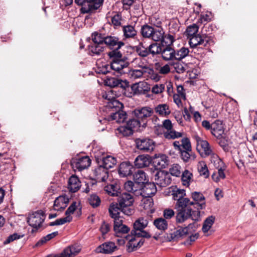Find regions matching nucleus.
<instances>
[{"instance_id": "nucleus-1", "label": "nucleus", "mask_w": 257, "mask_h": 257, "mask_svg": "<svg viewBox=\"0 0 257 257\" xmlns=\"http://www.w3.org/2000/svg\"><path fill=\"white\" fill-rule=\"evenodd\" d=\"M173 199L176 201L174 205L176 210V221L182 223L191 218L192 220L198 221L200 216V210L206 206L205 198L199 192L191 193V201L186 197V190L176 188L172 191Z\"/></svg>"}, {"instance_id": "nucleus-2", "label": "nucleus", "mask_w": 257, "mask_h": 257, "mask_svg": "<svg viewBox=\"0 0 257 257\" xmlns=\"http://www.w3.org/2000/svg\"><path fill=\"white\" fill-rule=\"evenodd\" d=\"M117 196V203H111L108 209L111 217H115L121 212L124 214L130 216L134 213L133 196L127 193H119Z\"/></svg>"}, {"instance_id": "nucleus-3", "label": "nucleus", "mask_w": 257, "mask_h": 257, "mask_svg": "<svg viewBox=\"0 0 257 257\" xmlns=\"http://www.w3.org/2000/svg\"><path fill=\"white\" fill-rule=\"evenodd\" d=\"M151 24L152 27L146 24L142 26L141 33L143 38H148L155 42H158L162 39L165 31L161 27L162 21L155 15L150 18Z\"/></svg>"}, {"instance_id": "nucleus-4", "label": "nucleus", "mask_w": 257, "mask_h": 257, "mask_svg": "<svg viewBox=\"0 0 257 257\" xmlns=\"http://www.w3.org/2000/svg\"><path fill=\"white\" fill-rule=\"evenodd\" d=\"M174 148L180 154L181 158L184 162H188L190 160H194L195 155L193 153L190 141L188 138H183L180 141H174Z\"/></svg>"}, {"instance_id": "nucleus-5", "label": "nucleus", "mask_w": 257, "mask_h": 257, "mask_svg": "<svg viewBox=\"0 0 257 257\" xmlns=\"http://www.w3.org/2000/svg\"><path fill=\"white\" fill-rule=\"evenodd\" d=\"M149 221L147 218L140 217L133 223V228L131 231V234L138 236H142L146 238H150L152 236L150 233L145 230L148 226Z\"/></svg>"}, {"instance_id": "nucleus-6", "label": "nucleus", "mask_w": 257, "mask_h": 257, "mask_svg": "<svg viewBox=\"0 0 257 257\" xmlns=\"http://www.w3.org/2000/svg\"><path fill=\"white\" fill-rule=\"evenodd\" d=\"M152 178L155 183L161 187H165L171 183L170 174L165 171L154 170L152 172Z\"/></svg>"}, {"instance_id": "nucleus-7", "label": "nucleus", "mask_w": 257, "mask_h": 257, "mask_svg": "<svg viewBox=\"0 0 257 257\" xmlns=\"http://www.w3.org/2000/svg\"><path fill=\"white\" fill-rule=\"evenodd\" d=\"M153 113V109L149 106L138 107L133 111L135 117L140 121L142 126L143 127L147 126L149 118L152 116Z\"/></svg>"}, {"instance_id": "nucleus-8", "label": "nucleus", "mask_w": 257, "mask_h": 257, "mask_svg": "<svg viewBox=\"0 0 257 257\" xmlns=\"http://www.w3.org/2000/svg\"><path fill=\"white\" fill-rule=\"evenodd\" d=\"M74 2L78 6L82 7V13L87 14L99 8L102 4L103 0H74Z\"/></svg>"}, {"instance_id": "nucleus-9", "label": "nucleus", "mask_w": 257, "mask_h": 257, "mask_svg": "<svg viewBox=\"0 0 257 257\" xmlns=\"http://www.w3.org/2000/svg\"><path fill=\"white\" fill-rule=\"evenodd\" d=\"M45 215L44 212L41 210H38L30 214L27 218V222L29 225L33 227L32 231L40 228L44 221Z\"/></svg>"}, {"instance_id": "nucleus-10", "label": "nucleus", "mask_w": 257, "mask_h": 257, "mask_svg": "<svg viewBox=\"0 0 257 257\" xmlns=\"http://www.w3.org/2000/svg\"><path fill=\"white\" fill-rule=\"evenodd\" d=\"M160 48L158 47L157 43H153L150 45L148 47H145L143 44L141 43L136 47V51L137 53L141 57H147L150 55L153 57L158 54Z\"/></svg>"}, {"instance_id": "nucleus-11", "label": "nucleus", "mask_w": 257, "mask_h": 257, "mask_svg": "<svg viewBox=\"0 0 257 257\" xmlns=\"http://www.w3.org/2000/svg\"><path fill=\"white\" fill-rule=\"evenodd\" d=\"M188 39H189V45L192 48H195L198 46L205 47L207 46V45H211L214 43L211 37L206 35H202V36H201L199 34H197Z\"/></svg>"}, {"instance_id": "nucleus-12", "label": "nucleus", "mask_w": 257, "mask_h": 257, "mask_svg": "<svg viewBox=\"0 0 257 257\" xmlns=\"http://www.w3.org/2000/svg\"><path fill=\"white\" fill-rule=\"evenodd\" d=\"M128 240L127 244V250L128 252H132L140 248L144 243L145 237L138 236L135 234H128L125 236Z\"/></svg>"}, {"instance_id": "nucleus-13", "label": "nucleus", "mask_w": 257, "mask_h": 257, "mask_svg": "<svg viewBox=\"0 0 257 257\" xmlns=\"http://www.w3.org/2000/svg\"><path fill=\"white\" fill-rule=\"evenodd\" d=\"M194 139L197 144V150L202 157H206L212 153V151L208 142L202 140L198 136H195Z\"/></svg>"}, {"instance_id": "nucleus-14", "label": "nucleus", "mask_w": 257, "mask_h": 257, "mask_svg": "<svg viewBox=\"0 0 257 257\" xmlns=\"http://www.w3.org/2000/svg\"><path fill=\"white\" fill-rule=\"evenodd\" d=\"M114 219L113 230L117 236H121L123 234L127 233L130 231V228L127 225L122 223V220L119 215L115 217H111Z\"/></svg>"}, {"instance_id": "nucleus-15", "label": "nucleus", "mask_w": 257, "mask_h": 257, "mask_svg": "<svg viewBox=\"0 0 257 257\" xmlns=\"http://www.w3.org/2000/svg\"><path fill=\"white\" fill-rule=\"evenodd\" d=\"M91 162V159L88 156H86L73 159L71 162V165L74 169L81 171L89 167Z\"/></svg>"}, {"instance_id": "nucleus-16", "label": "nucleus", "mask_w": 257, "mask_h": 257, "mask_svg": "<svg viewBox=\"0 0 257 257\" xmlns=\"http://www.w3.org/2000/svg\"><path fill=\"white\" fill-rule=\"evenodd\" d=\"M137 148L143 152L152 151L155 147L154 141L149 138H139L135 141Z\"/></svg>"}, {"instance_id": "nucleus-17", "label": "nucleus", "mask_w": 257, "mask_h": 257, "mask_svg": "<svg viewBox=\"0 0 257 257\" xmlns=\"http://www.w3.org/2000/svg\"><path fill=\"white\" fill-rule=\"evenodd\" d=\"M194 223H189L187 226L180 227L170 234V241L178 240L189 233V229L192 228Z\"/></svg>"}, {"instance_id": "nucleus-18", "label": "nucleus", "mask_w": 257, "mask_h": 257, "mask_svg": "<svg viewBox=\"0 0 257 257\" xmlns=\"http://www.w3.org/2000/svg\"><path fill=\"white\" fill-rule=\"evenodd\" d=\"M160 50L158 54H161L162 59L165 61H170L175 59V50L170 46L160 47L158 44Z\"/></svg>"}, {"instance_id": "nucleus-19", "label": "nucleus", "mask_w": 257, "mask_h": 257, "mask_svg": "<svg viewBox=\"0 0 257 257\" xmlns=\"http://www.w3.org/2000/svg\"><path fill=\"white\" fill-rule=\"evenodd\" d=\"M129 63L125 61L123 59L111 61L110 64L109 65L111 71H114L117 73L122 74L124 73L123 69L128 67Z\"/></svg>"}, {"instance_id": "nucleus-20", "label": "nucleus", "mask_w": 257, "mask_h": 257, "mask_svg": "<svg viewBox=\"0 0 257 257\" xmlns=\"http://www.w3.org/2000/svg\"><path fill=\"white\" fill-rule=\"evenodd\" d=\"M93 174L98 182H105L108 177V171L101 164L93 170Z\"/></svg>"}, {"instance_id": "nucleus-21", "label": "nucleus", "mask_w": 257, "mask_h": 257, "mask_svg": "<svg viewBox=\"0 0 257 257\" xmlns=\"http://www.w3.org/2000/svg\"><path fill=\"white\" fill-rule=\"evenodd\" d=\"M69 198L66 195H61L57 197L54 201V209L56 211H62L68 205Z\"/></svg>"}, {"instance_id": "nucleus-22", "label": "nucleus", "mask_w": 257, "mask_h": 257, "mask_svg": "<svg viewBox=\"0 0 257 257\" xmlns=\"http://www.w3.org/2000/svg\"><path fill=\"white\" fill-rule=\"evenodd\" d=\"M105 44L110 49L114 48L121 49V47L124 45L123 42L119 41L117 37L114 36H106L104 42Z\"/></svg>"}, {"instance_id": "nucleus-23", "label": "nucleus", "mask_w": 257, "mask_h": 257, "mask_svg": "<svg viewBox=\"0 0 257 257\" xmlns=\"http://www.w3.org/2000/svg\"><path fill=\"white\" fill-rule=\"evenodd\" d=\"M134 168L129 162H122L118 168V174L121 177H127L133 174Z\"/></svg>"}, {"instance_id": "nucleus-24", "label": "nucleus", "mask_w": 257, "mask_h": 257, "mask_svg": "<svg viewBox=\"0 0 257 257\" xmlns=\"http://www.w3.org/2000/svg\"><path fill=\"white\" fill-rule=\"evenodd\" d=\"M140 193L145 197H150L155 194L157 192V188L155 183H147L143 185V187L140 190Z\"/></svg>"}, {"instance_id": "nucleus-25", "label": "nucleus", "mask_w": 257, "mask_h": 257, "mask_svg": "<svg viewBox=\"0 0 257 257\" xmlns=\"http://www.w3.org/2000/svg\"><path fill=\"white\" fill-rule=\"evenodd\" d=\"M168 164V158L165 155H161L156 157L153 160L154 170H161L162 169L166 168Z\"/></svg>"}, {"instance_id": "nucleus-26", "label": "nucleus", "mask_w": 257, "mask_h": 257, "mask_svg": "<svg viewBox=\"0 0 257 257\" xmlns=\"http://www.w3.org/2000/svg\"><path fill=\"white\" fill-rule=\"evenodd\" d=\"M117 249L115 243L112 241L105 242L97 247V252L103 253H111Z\"/></svg>"}, {"instance_id": "nucleus-27", "label": "nucleus", "mask_w": 257, "mask_h": 257, "mask_svg": "<svg viewBox=\"0 0 257 257\" xmlns=\"http://www.w3.org/2000/svg\"><path fill=\"white\" fill-rule=\"evenodd\" d=\"M81 186V182L76 176L72 175L69 178L68 182V189L70 192L72 193L77 192L80 189Z\"/></svg>"}, {"instance_id": "nucleus-28", "label": "nucleus", "mask_w": 257, "mask_h": 257, "mask_svg": "<svg viewBox=\"0 0 257 257\" xmlns=\"http://www.w3.org/2000/svg\"><path fill=\"white\" fill-rule=\"evenodd\" d=\"M133 84L135 95L146 94L150 90L149 84L145 82L136 83Z\"/></svg>"}, {"instance_id": "nucleus-29", "label": "nucleus", "mask_w": 257, "mask_h": 257, "mask_svg": "<svg viewBox=\"0 0 257 257\" xmlns=\"http://www.w3.org/2000/svg\"><path fill=\"white\" fill-rule=\"evenodd\" d=\"M211 133L216 138L220 137L221 135L224 134V130L221 121L217 120L212 123Z\"/></svg>"}, {"instance_id": "nucleus-30", "label": "nucleus", "mask_w": 257, "mask_h": 257, "mask_svg": "<svg viewBox=\"0 0 257 257\" xmlns=\"http://www.w3.org/2000/svg\"><path fill=\"white\" fill-rule=\"evenodd\" d=\"M103 45L92 43L88 48V54L92 56H100L104 51Z\"/></svg>"}, {"instance_id": "nucleus-31", "label": "nucleus", "mask_w": 257, "mask_h": 257, "mask_svg": "<svg viewBox=\"0 0 257 257\" xmlns=\"http://www.w3.org/2000/svg\"><path fill=\"white\" fill-rule=\"evenodd\" d=\"M81 250V248L76 245L69 246L61 253L62 257H73L76 255Z\"/></svg>"}, {"instance_id": "nucleus-32", "label": "nucleus", "mask_w": 257, "mask_h": 257, "mask_svg": "<svg viewBox=\"0 0 257 257\" xmlns=\"http://www.w3.org/2000/svg\"><path fill=\"white\" fill-rule=\"evenodd\" d=\"M134 180L138 186L143 187L147 181L146 173L142 170H138L134 175Z\"/></svg>"}, {"instance_id": "nucleus-33", "label": "nucleus", "mask_w": 257, "mask_h": 257, "mask_svg": "<svg viewBox=\"0 0 257 257\" xmlns=\"http://www.w3.org/2000/svg\"><path fill=\"white\" fill-rule=\"evenodd\" d=\"M119 186L116 182H112L107 185L104 188V191L109 195L112 196H118Z\"/></svg>"}, {"instance_id": "nucleus-34", "label": "nucleus", "mask_w": 257, "mask_h": 257, "mask_svg": "<svg viewBox=\"0 0 257 257\" xmlns=\"http://www.w3.org/2000/svg\"><path fill=\"white\" fill-rule=\"evenodd\" d=\"M155 112L162 116H167L171 113L169 106L167 104H160L154 108Z\"/></svg>"}, {"instance_id": "nucleus-35", "label": "nucleus", "mask_w": 257, "mask_h": 257, "mask_svg": "<svg viewBox=\"0 0 257 257\" xmlns=\"http://www.w3.org/2000/svg\"><path fill=\"white\" fill-rule=\"evenodd\" d=\"M135 165L138 168L147 167L149 165L150 161L149 158L145 155H139L135 160Z\"/></svg>"}, {"instance_id": "nucleus-36", "label": "nucleus", "mask_w": 257, "mask_h": 257, "mask_svg": "<svg viewBox=\"0 0 257 257\" xmlns=\"http://www.w3.org/2000/svg\"><path fill=\"white\" fill-rule=\"evenodd\" d=\"M123 36L126 39L135 38L137 36V32L135 27L131 25L124 26L122 27Z\"/></svg>"}, {"instance_id": "nucleus-37", "label": "nucleus", "mask_w": 257, "mask_h": 257, "mask_svg": "<svg viewBox=\"0 0 257 257\" xmlns=\"http://www.w3.org/2000/svg\"><path fill=\"white\" fill-rule=\"evenodd\" d=\"M117 163L116 159L111 156H107L102 159V165L107 170L113 168Z\"/></svg>"}, {"instance_id": "nucleus-38", "label": "nucleus", "mask_w": 257, "mask_h": 257, "mask_svg": "<svg viewBox=\"0 0 257 257\" xmlns=\"http://www.w3.org/2000/svg\"><path fill=\"white\" fill-rule=\"evenodd\" d=\"M122 84L121 88L123 89V93L125 96L132 97L135 95L134 84L130 86L128 82L126 80H124Z\"/></svg>"}, {"instance_id": "nucleus-39", "label": "nucleus", "mask_w": 257, "mask_h": 257, "mask_svg": "<svg viewBox=\"0 0 257 257\" xmlns=\"http://www.w3.org/2000/svg\"><path fill=\"white\" fill-rule=\"evenodd\" d=\"M126 118V113L122 110L116 111L110 115V119L115 120L118 123L123 122Z\"/></svg>"}, {"instance_id": "nucleus-40", "label": "nucleus", "mask_w": 257, "mask_h": 257, "mask_svg": "<svg viewBox=\"0 0 257 257\" xmlns=\"http://www.w3.org/2000/svg\"><path fill=\"white\" fill-rule=\"evenodd\" d=\"M106 106L112 111L115 112L116 111L121 110L123 105L122 103L114 97L111 99L110 101L107 102Z\"/></svg>"}, {"instance_id": "nucleus-41", "label": "nucleus", "mask_w": 257, "mask_h": 257, "mask_svg": "<svg viewBox=\"0 0 257 257\" xmlns=\"http://www.w3.org/2000/svg\"><path fill=\"white\" fill-rule=\"evenodd\" d=\"M145 67L144 69L134 68L130 71L129 75L130 77L134 79H139L142 78L144 75L146 76V69Z\"/></svg>"}, {"instance_id": "nucleus-42", "label": "nucleus", "mask_w": 257, "mask_h": 257, "mask_svg": "<svg viewBox=\"0 0 257 257\" xmlns=\"http://www.w3.org/2000/svg\"><path fill=\"white\" fill-rule=\"evenodd\" d=\"M107 55L111 61L123 59L121 49L117 48L110 49V51L107 53Z\"/></svg>"}, {"instance_id": "nucleus-43", "label": "nucleus", "mask_w": 257, "mask_h": 257, "mask_svg": "<svg viewBox=\"0 0 257 257\" xmlns=\"http://www.w3.org/2000/svg\"><path fill=\"white\" fill-rule=\"evenodd\" d=\"M164 137L165 139L168 140H174L182 138L183 136V133L177 132L173 129L166 131L163 134Z\"/></svg>"}, {"instance_id": "nucleus-44", "label": "nucleus", "mask_w": 257, "mask_h": 257, "mask_svg": "<svg viewBox=\"0 0 257 257\" xmlns=\"http://www.w3.org/2000/svg\"><path fill=\"white\" fill-rule=\"evenodd\" d=\"M122 82H124V81L115 77H107L105 80V84L110 87H115L117 86L121 87L122 85Z\"/></svg>"}, {"instance_id": "nucleus-45", "label": "nucleus", "mask_w": 257, "mask_h": 257, "mask_svg": "<svg viewBox=\"0 0 257 257\" xmlns=\"http://www.w3.org/2000/svg\"><path fill=\"white\" fill-rule=\"evenodd\" d=\"M173 34L170 33L166 35L165 34H164L162 39L159 41L161 42L162 46H164V44L165 46H172L175 41V37Z\"/></svg>"}, {"instance_id": "nucleus-46", "label": "nucleus", "mask_w": 257, "mask_h": 257, "mask_svg": "<svg viewBox=\"0 0 257 257\" xmlns=\"http://www.w3.org/2000/svg\"><path fill=\"white\" fill-rule=\"evenodd\" d=\"M124 188L128 192L135 193L138 190H140L141 189V186H138L136 184L135 182H133L132 181H128L124 183Z\"/></svg>"}, {"instance_id": "nucleus-47", "label": "nucleus", "mask_w": 257, "mask_h": 257, "mask_svg": "<svg viewBox=\"0 0 257 257\" xmlns=\"http://www.w3.org/2000/svg\"><path fill=\"white\" fill-rule=\"evenodd\" d=\"M216 139L217 140V142L220 146L222 147L225 151H228L229 140L226 134H224L223 135H221L220 137L216 138Z\"/></svg>"}, {"instance_id": "nucleus-48", "label": "nucleus", "mask_w": 257, "mask_h": 257, "mask_svg": "<svg viewBox=\"0 0 257 257\" xmlns=\"http://www.w3.org/2000/svg\"><path fill=\"white\" fill-rule=\"evenodd\" d=\"M146 70V76L149 77L152 80L156 82L159 81L160 79V76L157 72H155L154 70L150 67L145 68Z\"/></svg>"}, {"instance_id": "nucleus-49", "label": "nucleus", "mask_w": 257, "mask_h": 257, "mask_svg": "<svg viewBox=\"0 0 257 257\" xmlns=\"http://www.w3.org/2000/svg\"><path fill=\"white\" fill-rule=\"evenodd\" d=\"M189 50L188 48L182 47L177 51H175V60H181L186 57L189 54Z\"/></svg>"}, {"instance_id": "nucleus-50", "label": "nucleus", "mask_w": 257, "mask_h": 257, "mask_svg": "<svg viewBox=\"0 0 257 257\" xmlns=\"http://www.w3.org/2000/svg\"><path fill=\"white\" fill-rule=\"evenodd\" d=\"M199 26L196 24H193L187 27L185 31L186 35L189 38L192 36L197 35L198 32Z\"/></svg>"}, {"instance_id": "nucleus-51", "label": "nucleus", "mask_w": 257, "mask_h": 257, "mask_svg": "<svg viewBox=\"0 0 257 257\" xmlns=\"http://www.w3.org/2000/svg\"><path fill=\"white\" fill-rule=\"evenodd\" d=\"M154 224L159 230H165L168 227V223L165 219L159 218L155 219Z\"/></svg>"}, {"instance_id": "nucleus-52", "label": "nucleus", "mask_w": 257, "mask_h": 257, "mask_svg": "<svg viewBox=\"0 0 257 257\" xmlns=\"http://www.w3.org/2000/svg\"><path fill=\"white\" fill-rule=\"evenodd\" d=\"M215 217L213 216H210L207 217L204 221L202 231L204 232H207L210 229L212 225L214 222Z\"/></svg>"}, {"instance_id": "nucleus-53", "label": "nucleus", "mask_w": 257, "mask_h": 257, "mask_svg": "<svg viewBox=\"0 0 257 257\" xmlns=\"http://www.w3.org/2000/svg\"><path fill=\"white\" fill-rule=\"evenodd\" d=\"M88 202L93 208H96L99 206L101 203V200L99 197L96 194H93L88 198Z\"/></svg>"}, {"instance_id": "nucleus-54", "label": "nucleus", "mask_w": 257, "mask_h": 257, "mask_svg": "<svg viewBox=\"0 0 257 257\" xmlns=\"http://www.w3.org/2000/svg\"><path fill=\"white\" fill-rule=\"evenodd\" d=\"M58 234V231H55L49 234H47L46 236L43 237L40 240H39L37 243L36 244V246H39L43 245L44 243H46L47 241L50 240V239L53 238L56 236H57Z\"/></svg>"}, {"instance_id": "nucleus-55", "label": "nucleus", "mask_w": 257, "mask_h": 257, "mask_svg": "<svg viewBox=\"0 0 257 257\" xmlns=\"http://www.w3.org/2000/svg\"><path fill=\"white\" fill-rule=\"evenodd\" d=\"M105 37L102 34L95 32L92 34V40L93 43L103 45L105 42Z\"/></svg>"}, {"instance_id": "nucleus-56", "label": "nucleus", "mask_w": 257, "mask_h": 257, "mask_svg": "<svg viewBox=\"0 0 257 257\" xmlns=\"http://www.w3.org/2000/svg\"><path fill=\"white\" fill-rule=\"evenodd\" d=\"M198 170L201 176H203L205 178H207L209 177V171L204 162L199 163L198 167Z\"/></svg>"}, {"instance_id": "nucleus-57", "label": "nucleus", "mask_w": 257, "mask_h": 257, "mask_svg": "<svg viewBox=\"0 0 257 257\" xmlns=\"http://www.w3.org/2000/svg\"><path fill=\"white\" fill-rule=\"evenodd\" d=\"M126 125L134 131L136 129L138 130L140 127L142 126V123L136 117L130 119L127 121Z\"/></svg>"}, {"instance_id": "nucleus-58", "label": "nucleus", "mask_w": 257, "mask_h": 257, "mask_svg": "<svg viewBox=\"0 0 257 257\" xmlns=\"http://www.w3.org/2000/svg\"><path fill=\"white\" fill-rule=\"evenodd\" d=\"M225 178V175L224 172V169L222 168L218 170L217 173H214L212 175V179L216 182H218L220 179H223Z\"/></svg>"}, {"instance_id": "nucleus-59", "label": "nucleus", "mask_w": 257, "mask_h": 257, "mask_svg": "<svg viewBox=\"0 0 257 257\" xmlns=\"http://www.w3.org/2000/svg\"><path fill=\"white\" fill-rule=\"evenodd\" d=\"M170 175L179 177L181 174V167L177 164H173L169 169Z\"/></svg>"}, {"instance_id": "nucleus-60", "label": "nucleus", "mask_w": 257, "mask_h": 257, "mask_svg": "<svg viewBox=\"0 0 257 257\" xmlns=\"http://www.w3.org/2000/svg\"><path fill=\"white\" fill-rule=\"evenodd\" d=\"M192 176V173L188 170H185L183 172L182 175V181L184 185L189 186Z\"/></svg>"}, {"instance_id": "nucleus-61", "label": "nucleus", "mask_w": 257, "mask_h": 257, "mask_svg": "<svg viewBox=\"0 0 257 257\" xmlns=\"http://www.w3.org/2000/svg\"><path fill=\"white\" fill-rule=\"evenodd\" d=\"M117 131L123 136H129L133 134V131L126 124L124 126H120L117 128Z\"/></svg>"}, {"instance_id": "nucleus-62", "label": "nucleus", "mask_w": 257, "mask_h": 257, "mask_svg": "<svg viewBox=\"0 0 257 257\" xmlns=\"http://www.w3.org/2000/svg\"><path fill=\"white\" fill-rule=\"evenodd\" d=\"M212 14L210 12L202 14L198 20V23L200 24L206 23L211 20Z\"/></svg>"}, {"instance_id": "nucleus-63", "label": "nucleus", "mask_w": 257, "mask_h": 257, "mask_svg": "<svg viewBox=\"0 0 257 257\" xmlns=\"http://www.w3.org/2000/svg\"><path fill=\"white\" fill-rule=\"evenodd\" d=\"M111 23L115 28L120 26L121 24V16L120 14L114 15L111 19Z\"/></svg>"}, {"instance_id": "nucleus-64", "label": "nucleus", "mask_w": 257, "mask_h": 257, "mask_svg": "<svg viewBox=\"0 0 257 257\" xmlns=\"http://www.w3.org/2000/svg\"><path fill=\"white\" fill-rule=\"evenodd\" d=\"M133 66L135 68H138L139 69H144V67H149L147 64H145L142 61L141 58H136L134 59L133 61L132 62Z\"/></svg>"}]
</instances>
